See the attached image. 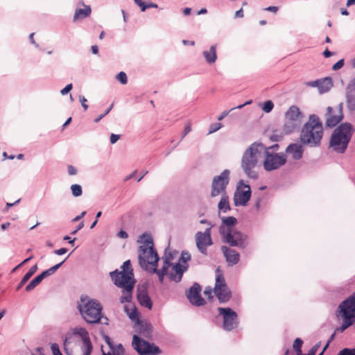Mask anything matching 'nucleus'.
<instances>
[{
  "mask_svg": "<svg viewBox=\"0 0 355 355\" xmlns=\"http://www.w3.org/2000/svg\"><path fill=\"white\" fill-rule=\"evenodd\" d=\"M279 147L277 144L267 146L259 141L250 144L243 152L241 161V168L246 176L252 180L257 179L258 173L255 169L259 166L263 153H277Z\"/></svg>",
  "mask_w": 355,
  "mask_h": 355,
  "instance_id": "1",
  "label": "nucleus"
},
{
  "mask_svg": "<svg viewBox=\"0 0 355 355\" xmlns=\"http://www.w3.org/2000/svg\"><path fill=\"white\" fill-rule=\"evenodd\" d=\"M323 136V127L319 117L311 114L309 121L303 125L300 133V141L304 145L317 147L320 145Z\"/></svg>",
  "mask_w": 355,
  "mask_h": 355,
  "instance_id": "2",
  "label": "nucleus"
},
{
  "mask_svg": "<svg viewBox=\"0 0 355 355\" xmlns=\"http://www.w3.org/2000/svg\"><path fill=\"white\" fill-rule=\"evenodd\" d=\"M78 309L83 318L87 323L101 322L103 324H108L107 318L103 316V306L97 300L90 299L87 295L82 296Z\"/></svg>",
  "mask_w": 355,
  "mask_h": 355,
  "instance_id": "3",
  "label": "nucleus"
},
{
  "mask_svg": "<svg viewBox=\"0 0 355 355\" xmlns=\"http://www.w3.org/2000/svg\"><path fill=\"white\" fill-rule=\"evenodd\" d=\"M353 135V128L349 123H343L331 134L329 147L338 153H344Z\"/></svg>",
  "mask_w": 355,
  "mask_h": 355,
  "instance_id": "4",
  "label": "nucleus"
},
{
  "mask_svg": "<svg viewBox=\"0 0 355 355\" xmlns=\"http://www.w3.org/2000/svg\"><path fill=\"white\" fill-rule=\"evenodd\" d=\"M110 275L114 282V284L122 288V295L120 297V302L123 304L129 302L132 300V293L134 289L135 280L134 274L126 271H119L115 270L110 273Z\"/></svg>",
  "mask_w": 355,
  "mask_h": 355,
  "instance_id": "5",
  "label": "nucleus"
},
{
  "mask_svg": "<svg viewBox=\"0 0 355 355\" xmlns=\"http://www.w3.org/2000/svg\"><path fill=\"white\" fill-rule=\"evenodd\" d=\"M336 315L341 318L343 322L338 330L344 331L355 322V293L343 300L338 306Z\"/></svg>",
  "mask_w": 355,
  "mask_h": 355,
  "instance_id": "6",
  "label": "nucleus"
},
{
  "mask_svg": "<svg viewBox=\"0 0 355 355\" xmlns=\"http://www.w3.org/2000/svg\"><path fill=\"white\" fill-rule=\"evenodd\" d=\"M219 232L223 237V242L228 243L230 246L238 247L241 249H245L248 245V237L241 232L228 228L225 231V227L220 225Z\"/></svg>",
  "mask_w": 355,
  "mask_h": 355,
  "instance_id": "7",
  "label": "nucleus"
},
{
  "mask_svg": "<svg viewBox=\"0 0 355 355\" xmlns=\"http://www.w3.org/2000/svg\"><path fill=\"white\" fill-rule=\"evenodd\" d=\"M139 263L140 266L147 270L148 266H157L159 257L155 248L139 246Z\"/></svg>",
  "mask_w": 355,
  "mask_h": 355,
  "instance_id": "8",
  "label": "nucleus"
},
{
  "mask_svg": "<svg viewBox=\"0 0 355 355\" xmlns=\"http://www.w3.org/2000/svg\"><path fill=\"white\" fill-rule=\"evenodd\" d=\"M230 170L225 169L220 175L214 177L211 186L210 196L211 198L227 193L226 189L230 182Z\"/></svg>",
  "mask_w": 355,
  "mask_h": 355,
  "instance_id": "9",
  "label": "nucleus"
},
{
  "mask_svg": "<svg viewBox=\"0 0 355 355\" xmlns=\"http://www.w3.org/2000/svg\"><path fill=\"white\" fill-rule=\"evenodd\" d=\"M132 345L139 355H158L162 353L159 347L155 343H149L137 335L133 336Z\"/></svg>",
  "mask_w": 355,
  "mask_h": 355,
  "instance_id": "10",
  "label": "nucleus"
},
{
  "mask_svg": "<svg viewBox=\"0 0 355 355\" xmlns=\"http://www.w3.org/2000/svg\"><path fill=\"white\" fill-rule=\"evenodd\" d=\"M264 160L263 168L266 171L270 172L279 169L286 163V156L284 153H263Z\"/></svg>",
  "mask_w": 355,
  "mask_h": 355,
  "instance_id": "11",
  "label": "nucleus"
},
{
  "mask_svg": "<svg viewBox=\"0 0 355 355\" xmlns=\"http://www.w3.org/2000/svg\"><path fill=\"white\" fill-rule=\"evenodd\" d=\"M251 188L243 180H239L236 184L234 195V204L235 206H245L251 198Z\"/></svg>",
  "mask_w": 355,
  "mask_h": 355,
  "instance_id": "12",
  "label": "nucleus"
},
{
  "mask_svg": "<svg viewBox=\"0 0 355 355\" xmlns=\"http://www.w3.org/2000/svg\"><path fill=\"white\" fill-rule=\"evenodd\" d=\"M218 311L223 316V328L224 330L230 331L238 327L237 313L231 308L218 307Z\"/></svg>",
  "mask_w": 355,
  "mask_h": 355,
  "instance_id": "13",
  "label": "nucleus"
},
{
  "mask_svg": "<svg viewBox=\"0 0 355 355\" xmlns=\"http://www.w3.org/2000/svg\"><path fill=\"white\" fill-rule=\"evenodd\" d=\"M211 232V226L206 228L204 232H198L195 236L198 250L205 256L207 255V247L213 244Z\"/></svg>",
  "mask_w": 355,
  "mask_h": 355,
  "instance_id": "14",
  "label": "nucleus"
},
{
  "mask_svg": "<svg viewBox=\"0 0 355 355\" xmlns=\"http://www.w3.org/2000/svg\"><path fill=\"white\" fill-rule=\"evenodd\" d=\"M201 287L198 283H194L186 293L187 297L193 305L200 306L205 304V300L200 295Z\"/></svg>",
  "mask_w": 355,
  "mask_h": 355,
  "instance_id": "15",
  "label": "nucleus"
},
{
  "mask_svg": "<svg viewBox=\"0 0 355 355\" xmlns=\"http://www.w3.org/2000/svg\"><path fill=\"white\" fill-rule=\"evenodd\" d=\"M216 277L214 287V293L220 302H226L228 301L227 293H226V295H223L218 292L221 288H225L227 286L224 276L218 268L216 270Z\"/></svg>",
  "mask_w": 355,
  "mask_h": 355,
  "instance_id": "16",
  "label": "nucleus"
},
{
  "mask_svg": "<svg viewBox=\"0 0 355 355\" xmlns=\"http://www.w3.org/2000/svg\"><path fill=\"white\" fill-rule=\"evenodd\" d=\"M327 112L326 114V126L333 128L336 126L343 118V114L341 108L336 111L337 113L333 110L331 107H328Z\"/></svg>",
  "mask_w": 355,
  "mask_h": 355,
  "instance_id": "17",
  "label": "nucleus"
},
{
  "mask_svg": "<svg viewBox=\"0 0 355 355\" xmlns=\"http://www.w3.org/2000/svg\"><path fill=\"white\" fill-rule=\"evenodd\" d=\"M221 250L229 265L234 266L239 263L240 260V254L235 250L230 249L228 247L223 245L221 247Z\"/></svg>",
  "mask_w": 355,
  "mask_h": 355,
  "instance_id": "18",
  "label": "nucleus"
},
{
  "mask_svg": "<svg viewBox=\"0 0 355 355\" xmlns=\"http://www.w3.org/2000/svg\"><path fill=\"white\" fill-rule=\"evenodd\" d=\"M137 297L141 306L149 310L152 309L153 302L146 288L143 289L138 288Z\"/></svg>",
  "mask_w": 355,
  "mask_h": 355,
  "instance_id": "19",
  "label": "nucleus"
},
{
  "mask_svg": "<svg viewBox=\"0 0 355 355\" xmlns=\"http://www.w3.org/2000/svg\"><path fill=\"white\" fill-rule=\"evenodd\" d=\"M188 265H182L179 263H175L173 266V270L175 273L171 272L170 274V279L175 282H180L182 280L183 274L188 269Z\"/></svg>",
  "mask_w": 355,
  "mask_h": 355,
  "instance_id": "20",
  "label": "nucleus"
},
{
  "mask_svg": "<svg viewBox=\"0 0 355 355\" xmlns=\"http://www.w3.org/2000/svg\"><path fill=\"white\" fill-rule=\"evenodd\" d=\"M304 117V114L297 105H291L285 113V119L291 121L302 122Z\"/></svg>",
  "mask_w": 355,
  "mask_h": 355,
  "instance_id": "21",
  "label": "nucleus"
},
{
  "mask_svg": "<svg viewBox=\"0 0 355 355\" xmlns=\"http://www.w3.org/2000/svg\"><path fill=\"white\" fill-rule=\"evenodd\" d=\"M286 152L291 154L294 159L299 160L302 157L303 148L300 144H291L287 146Z\"/></svg>",
  "mask_w": 355,
  "mask_h": 355,
  "instance_id": "22",
  "label": "nucleus"
},
{
  "mask_svg": "<svg viewBox=\"0 0 355 355\" xmlns=\"http://www.w3.org/2000/svg\"><path fill=\"white\" fill-rule=\"evenodd\" d=\"M300 125L301 121H291L290 119H285L282 130L285 135H289L297 130Z\"/></svg>",
  "mask_w": 355,
  "mask_h": 355,
  "instance_id": "23",
  "label": "nucleus"
},
{
  "mask_svg": "<svg viewBox=\"0 0 355 355\" xmlns=\"http://www.w3.org/2000/svg\"><path fill=\"white\" fill-rule=\"evenodd\" d=\"M203 55L209 64H213L216 62L217 56H216V46L212 45L211 46L209 51H203Z\"/></svg>",
  "mask_w": 355,
  "mask_h": 355,
  "instance_id": "24",
  "label": "nucleus"
},
{
  "mask_svg": "<svg viewBox=\"0 0 355 355\" xmlns=\"http://www.w3.org/2000/svg\"><path fill=\"white\" fill-rule=\"evenodd\" d=\"M333 87L332 79L330 77H326L320 79V84L319 86V92L323 94L327 92Z\"/></svg>",
  "mask_w": 355,
  "mask_h": 355,
  "instance_id": "25",
  "label": "nucleus"
},
{
  "mask_svg": "<svg viewBox=\"0 0 355 355\" xmlns=\"http://www.w3.org/2000/svg\"><path fill=\"white\" fill-rule=\"evenodd\" d=\"M124 311L128 315L129 318L137 324H140L139 313L136 306H133L131 309H129L128 306H124Z\"/></svg>",
  "mask_w": 355,
  "mask_h": 355,
  "instance_id": "26",
  "label": "nucleus"
},
{
  "mask_svg": "<svg viewBox=\"0 0 355 355\" xmlns=\"http://www.w3.org/2000/svg\"><path fill=\"white\" fill-rule=\"evenodd\" d=\"M92 12L91 8L89 6H85V8H77L76 9L73 20L76 21L78 18H85L90 15Z\"/></svg>",
  "mask_w": 355,
  "mask_h": 355,
  "instance_id": "27",
  "label": "nucleus"
},
{
  "mask_svg": "<svg viewBox=\"0 0 355 355\" xmlns=\"http://www.w3.org/2000/svg\"><path fill=\"white\" fill-rule=\"evenodd\" d=\"M83 340V344L85 347H88V351L90 349V347H92V342L90 340L89 334L85 328H80L76 332Z\"/></svg>",
  "mask_w": 355,
  "mask_h": 355,
  "instance_id": "28",
  "label": "nucleus"
},
{
  "mask_svg": "<svg viewBox=\"0 0 355 355\" xmlns=\"http://www.w3.org/2000/svg\"><path fill=\"white\" fill-rule=\"evenodd\" d=\"M37 270V265L35 264L24 275L21 279L19 284L17 287V290H19L28 281V279L35 273Z\"/></svg>",
  "mask_w": 355,
  "mask_h": 355,
  "instance_id": "29",
  "label": "nucleus"
},
{
  "mask_svg": "<svg viewBox=\"0 0 355 355\" xmlns=\"http://www.w3.org/2000/svg\"><path fill=\"white\" fill-rule=\"evenodd\" d=\"M218 209L223 213H227L231 209L229 203V197L227 193L221 195V198L218 202Z\"/></svg>",
  "mask_w": 355,
  "mask_h": 355,
  "instance_id": "30",
  "label": "nucleus"
},
{
  "mask_svg": "<svg viewBox=\"0 0 355 355\" xmlns=\"http://www.w3.org/2000/svg\"><path fill=\"white\" fill-rule=\"evenodd\" d=\"M138 324L140 327V333L146 337H149L153 331L151 324L141 320Z\"/></svg>",
  "mask_w": 355,
  "mask_h": 355,
  "instance_id": "31",
  "label": "nucleus"
},
{
  "mask_svg": "<svg viewBox=\"0 0 355 355\" xmlns=\"http://www.w3.org/2000/svg\"><path fill=\"white\" fill-rule=\"evenodd\" d=\"M64 261L65 260H63L60 263L55 264V266L49 268V269L43 271L41 274H40L42 279H44L45 277H47L54 274L58 270V269L64 263Z\"/></svg>",
  "mask_w": 355,
  "mask_h": 355,
  "instance_id": "32",
  "label": "nucleus"
},
{
  "mask_svg": "<svg viewBox=\"0 0 355 355\" xmlns=\"http://www.w3.org/2000/svg\"><path fill=\"white\" fill-rule=\"evenodd\" d=\"M223 224L221 225L225 227V231H228V228L232 229V226L237 223V220L234 216L225 217L222 220Z\"/></svg>",
  "mask_w": 355,
  "mask_h": 355,
  "instance_id": "33",
  "label": "nucleus"
},
{
  "mask_svg": "<svg viewBox=\"0 0 355 355\" xmlns=\"http://www.w3.org/2000/svg\"><path fill=\"white\" fill-rule=\"evenodd\" d=\"M42 277L39 275L36 276L35 278H33L29 284L26 286V291L30 292L32 290H33L38 284L41 283L42 281Z\"/></svg>",
  "mask_w": 355,
  "mask_h": 355,
  "instance_id": "34",
  "label": "nucleus"
},
{
  "mask_svg": "<svg viewBox=\"0 0 355 355\" xmlns=\"http://www.w3.org/2000/svg\"><path fill=\"white\" fill-rule=\"evenodd\" d=\"M142 239V245L140 246L153 247L154 248V243L152 236L148 234H143L141 236Z\"/></svg>",
  "mask_w": 355,
  "mask_h": 355,
  "instance_id": "35",
  "label": "nucleus"
},
{
  "mask_svg": "<svg viewBox=\"0 0 355 355\" xmlns=\"http://www.w3.org/2000/svg\"><path fill=\"white\" fill-rule=\"evenodd\" d=\"M303 344V340L300 338H297L293 343V349L296 352L297 355H304L302 352V345Z\"/></svg>",
  "mask_w": 355,
  "mask_h": 355,
  "instance_id": "36",
  "label": "nucleus"
},
{
  "mask_svg": "<svg viewBox=\"0 0 355 355\" xmlns=\"http://www.w3.org/2000/svg\"><path fill=\"white\" fill-rule=\"evenodd\" d=\"M252 101L250 100V101H248L245 102V103H243V104H242V105H238L237 107H235L232 108L230 110H228V111H224V112L221 114V115H220V116H218V121H221V120H222V119H223L226 116H227V114H229L232 110H234V109H241V108H243L245 105L251 104V103H252Z\"/></svg>",
  "mask_w": 355,
  "mask_h": 355,
  "instance_id": "37",
  "label": "nucleus"
},
{
  "mask_svg": "<svg viewBox=\"0 0 355 355\" xmlns=\"http://www.w3.org/2000/svg\"><path fill=\"white\" fill-rule=\"evenodd\" d=\"M71 190L72 195L74 197H78L80 196L83 193L82 187L80 185L74 184L71 186Z\"/></svg>",
  "mask_w": 355,
  "mask_h": 355,
  "instance_id": "38",
  "label": "nucleus"
},
{
  "mask_svg": "<svg viewBox=\"0 0 355 355\" xmlns=\"http://www.w3.org/2000/svg\"><path fill=\"white\" fill-rule=\"evenodd\" d=\"M273 107H274V104H273L272 101L268 100V101H266V102H264V103L262 106V110L266 113H269L272 111Z\"/></svg>",
  "mask_w": 355,
  "mask_h": 355,
  "instance_id": "39",
  "label": "nucleus"
},
{
  "mask_svg": "<svg viewBox=\"0 0 355 355\" xmlns=\"http://www.w3.org/2000/svg\"><path fill=\"white\" fill-rule=\"evenodd\" d=\"M190 259H191L190 253L187 251H182L179 261L184 263H187Z\"/></svg>",
  "mask_w": 355,
  "mask_h": 355,
  "instance_id": "40",
  "label": "nucleus"
},
{
  "mask_svg": "<svg viewBox=\"0 0 355 355\" xmlns=\"http://www.w3.org/2000/svg\"><path fill=\"white\" fill-rule=\"evenodd\" d=\"M116 79L123 85L128 82L127 75L125 72L121 71L116 75Z\"/></svg>",
  "mask_w": 355,
  "mask_h": 355,
  "instance_id": "41",
  "label": "nucleus"
},
{
  "mask_svg": "<svg viewBox=\"0 0 355 355\" xmlns=\"http://www.w3.org/2000/svg\"><path fill=\"white\" fill-rule=\"evenodd\" d=\"M337 355H355V348H344Z\"/></svg>",
  "mask_w": 355,
  "mask_h": 355,
  "instance_id": "42",
  "label": "nucleus"
},
{
  "mask_svg": "<svg viewBox=\"0 0 355 355\" xmlns=\"http://www.w3.org/2000/svg\"><path fill=\"white\" fill-rule=\"evenodd\" d=\"M222 128L220 123H211L209 126V134L214 133Z\"/></svg>",
  "mask_w": 355,
  "mask_h": 355,
  "instance_id": "43",
  "label": "nucleus"
},
{
  "mask_svg": "<svg viewBox=\"0 0 355 355\" xmlns=\"http://www.w3.org/2000/svg\"><path fill=\"white\" fill-rule=\"evenodd\" d=\"M113 103L110 105V107L105 111L104 113H102L97 118H96L94 121L95 123H98L104 116H105L112 109Z\"/></svg>",
  "mask_w": 355,
  "mask_h": 355,
  "instance_id": "44",
  "label": "nucleus"
},
{
  "mask_svg": "<svg viewBox=\"0 0 355 355\" xmlns=\"http://www.w3.org/2000/svg\"><path fill=\"white\" fill-rule=\"evenodd\" d=\"M103 339L105 341V343L107 344V345L110 347V348L112 349V353H114V344L112 341L111 338L107 335L103 336Z\"/></svg>",
  "mask_w": 355,
  "mask_h": 355,
  "instance_id": "45",
  "label": "nucleus"
},
{
  "mask_svg": "<svg viewBox=\"0 0 355 355\" xmlns=\"http://www.w3.org/2000/svg\"><path fill=\"white\" fill-rule=\"evenodd\" d=\"M121 268H123L122 271H126L127 270V272H129V270H130L131 272H133V269L132 268L131 263H130V260L125 261L123 263Z\"/></svg>",
  "mask_w": 355,
  "mask_h": 355,
  "instance_id": "46",
  "label": "nucleus"
},
{
  "mask_svg": "<svg viewBox=\"0 0 355 355\" xmlns=\"http://www.w3.org/2000/svg\"><path fill=\"white\" fill-rule=\"evenodd\" d=\"M157 266H153L152 268V272L154 273H156L158 276L159 281L160 283H162L164 281V277L166 275L165 274L160 272L158 271V269L157 268Z\"/></svg>",
  "mask_w": 355,
  "mask_h": 355,
  "instance_id": "47",
  "label": "nucleus"
},
{
  "mask_svg": "<svg viewBox=\"0 0 355 355\" xmlns=\"http://www.w3.org/2000/svg\"><path fill=\"white\" fill-rule=\"evenodd\" d=\"M51 348L53 355H62L57 343H53Z\"/></svg>",
  "mask_w": 355,
  "mask_h": 355,
  "instance_id": "48",
  "label": "nucleus"
},
{
  "mask_svg": "<svg viewBox=\"0 0 355 355\" xmlns=\"http://www.w3.org/2000/svg\"><path fill=\"white\" fill-rule=\"evenodd\" d=\"M320 343H318L315 344L314 346H313L311 349L309 351V352L306 354H304V355H315L318 348L320 347Z\"/></svg>",
  "mask_w": 355,
  "mask_h": 355,
  "instance_id": "49",
  "label": "nucleus"
},
{
  "mask_svg": "<svg viewBox=\"0 0 355 355\" xmlns=\"http://www.w3.org/2000/svg\"><path fill=\"white\" fill-rule=\"evenodd\" d=\"M343 65H344V60L341 59L333 65L332 69L334 71H337V70L340 69V68H342L343 67Z\"/></svg>",
  "mask_w": 355,
  "mask_h": 355,
  "instance_id": "50",
  "label": "nucleus"
},
{
  "mask_svg": "<svg viewBox=\"0 0 355 355\" xmlns=\"http://www.w3.org/2000/svg\"><path fill=\"white\" fill-rule=\"evenodd\" d=\"M73 88L72 83H69L61 91L60 93L62 95H66L67 93H69Z\"/></svg>",
  "mask_w": 355,
  "mask_h": 355,
  "instance_id": "51",
  "label": "nucleus"
},
{
  "mask_svg": "<svg viewBox=\"0 0 355 355\" xmlns=\"http://www.w3.org/2000/svg\"><path fill=\"white\" fill-rule=\"evenodd\" d=\"M123 352H124V349L123 347V345L121 344H119L117 345L116 349L114 348V353H113V354L123 355Z\"/></svg>",
  "mask_w": 355,
  "mask_h": 355,
  "instance_id": "52",
  "label": "nucleus"
},
{
  "mask_svg": "<svg viewBox=\"0 0 355 355\" xmlns=\"http://www.w3.org/2000/svg\"><path fill=\"white\" fill-rule=\"evenodd\" d=\"M347 89L350 92H352L355 90V78H353L348 84L347 87Z\"/></svg>",
  "mask_w": 355,
  "mask_h": 355,
  "instance_id": "53",
  "label": "nucleus"
},
{
  "mask_svg": "<svg viewBox=\"0 0 355 355\" xmlns=\"http://www.w3.org/2000/svg\"><path fill=\"white\" fill-rule=\"evenodd\" d=\"M221 294H223V295H226V293H227L228 295V301L230 300V299L232 297V293L231 291L229 290V288H227V286H226L225 288H221L219 291H218Z\"/></svg>",
  "mask_w": 355,
  "mask_h": 355,
  "instance_id": "54",
  "label": "nucleus"
},
{
  "mask_svg": "<svg viewBox=\"0 0 355 355\" xmlns=\"http://www.w3.org/2000/svg\"><path fill=\"white\" fill-rule=\"evenodd\" d=\"M320 84V79L306 83V85L312 87H318V89H319Z\"/></svg>",
  "mask_w": 355,
  "mask_h": 355,
  "instance_id": "55",
  "label": "nucleus"
},
{
  "mask_svg": "<svg viewBox=\"0 0 355 355\" xmlns=\"http://www.w3.org/2000/svg\"><path fill=\"white\" fill-rule=\"evenodd\" d=\"M67 171L70 175H75L77 174V169L72 165H69L67 166Z\"/></svg>",
  "mask_w": 355,
  "mask_h": 355,
  "instance_id": "56",
  "label": "nucleus"
},
{
  "mask_svg": "<svg viewBox=\"0 0 355 355\" xmlns=\"http://www.w3.org/2000/svg\"><path fill=\"white\" fill-rule=\"evenodd\" d=\"M120 135H115L112 133L110 135V143L112 144H115L120 139Z\"/></svg>",
  "mask_w": 355,
  "mask_h": 355,
  "instance_id": "57",
  "label": "nucleus"
},
{
  "mask_svg": "<svg viewBox=\"0 0 355 355\" xmlns=\"http://www.w3.org/2000/svg\"><path fill=\"white\" fill-rule=\"evenodd\" d=\"M80 101L81 103L82 107L85 110H87L88 109V105L86 104L87 99L83 96H79Z\"/></svg>",
  "mask_w": 355,
  "mask_h": 355,
  "instance_id": "58",
  "label": "nucleus"
},
{
  "mask_svg": "<svg viewBox=\"0 0 355 355\" xmlns=\"http://www.w3.org/2000/svg\"><path fill=\"white\" fill-rule=\"evenodd\" d=\"M261 202H262L261 197H259L256 199L255 202H254V207H255L256 210H257V211L259 210V209L261 207Z\"/></svg>",
  "mask_w": 355,
  "mask_h": 355,
  "instance_id": "59",
  "label": "nucleus"
},
{
  "mask_svg": "<svg viewBox=\"0 0 355 355\" xmlns=\"http://www.w3.org/2000/svg\"><path fill=\"white\" fill-rule=\"evenodd\" d=\"M282 139V136L277 134H272L270 136V140L272 141H279Z\"/></svg>",
  "mask_w": 355,
  "mask_h": 355,
  "instance_id": "60",
  "label": "nucleus"
},
{
  "mask_svg": "<svg viewBox=\"0 0 355 355\" xmlns=\"http://www.w3.org/2000/svg\"><path fill=\"white\" fill-rule=\"evenodd\" d=\"M117 236L119 237V238H122V239H127L128 236V233L123 230H121L118 234H117Z\"/></svg>",
  "mask_w": 355,
  "mask_h": 355,
  "instance_id": "61",
  "label": "nucleus"
},
{
  "mask_svg": "<svg viewBox=\"0 0 355 355\" xmlns=\"http://www.w3.org/2000/svg\"><path fill=\"white\" fill-rule=\"evenodd\" d=\"M67 252V248H62L54 251V253L58 255H62Z\"/></svg>",
  "mask_w": 355,
  "mask_h": 355,
  "instance_id": "62",
  "label": "nucleus"
},
{
  "mask_svg": "<svg viewBox=\"0 0 355 355\" xmlns=\"http://www.w3.org/2000/svg\"><path fill=\"white\" fill-rule=\"evenodd\" d=\"M171 264L172 263L171 262V258L170 257H165V259H164L163 266H166L167 268H169L171 266Z\"/></svg>",
  "mask_w": 355,
  "mask_h": 355,
  "instance_id": "63",
  "label": "nucleus"
},
{
  "mask_svg": "<svg viewBox=\"0 0 355 355\" xmlns=\"http://www.w3.org/2000/svg\"><path fill=\"white\" fill-rule=\"evenodd\" d=\"M86 214V211H83L80 215L76 216L73 220L72 221L73 222H76V221H78L80 220L82 218H83L85 216V215Z\"/></svg>",
  "mask_w": 355,
  "mask_h": 355,
  "instance_id": "64",
  "label": "nucleus"
}]
</instances>
